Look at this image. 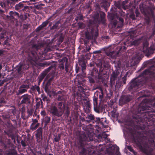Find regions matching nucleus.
Returning a JSON list of instances; mask_svg holds the SVG:
<instances>
[{
    "instance_id": "nucleus-1",
    "label": "nucleus",
    "mask_w": 155,
    "mask_h": 155,
    "mask_svg": "<svg viewBox=\"0 0 155 155\" xmlns=\"http://www.w3.org/2000/svg\"><path fill=\"white\" fill-rule=\"evenodd\" d=\"M137 113L133 115L132 121L134 125L138 124L144 127H152L153 129L149 130L150 138L144 147L141 146V140L137 132L135 130H130V136L133 142L140 147L143 152L149 155L155 150V121L153 120L155 112V100L149 97L144 99L139 104Z\"/></svg>"
},
{
    "instance_id": "nucleus-2",
    "label": "nucleus",
    "mask_w": 155,
    "mask_h": 155,
    "mask_svg": "<svg viewBox=\"0 0 155 155\" xmlns=\"http://www.w3.org/2000/svg\"><path fill=\"white\" fill-rule=\"evenodd\" d=\"M147 85L152 88L155 87V66H153L132 79L129 83V89L130 91H137L140 88Z\"/></svg>"
},
{
    "instance_id": "nucleus-3",
    "label": "nucleus",
    "mask_w": 155,
    "mask_h": 155,
    "mask_svg": "<svg viewBox=\"0 0 155 155\" xmlns=\"http://www.w3.org/2000/svg\"><path fill=\"white\" fill-rule=\"evenodd\" d=\"M87 120H86L88 123L92 122L93 124H95L93 125L95 127H98V128H104L106 127L107 123L106 122V118H101L95 117L94 115L90 114L87 115L85 117Z\"/></svg>"
},
{
    "instance_id": "nucleus-4",
    "label": "nucleus",
    "mask_w": 155,
    "mask_h": 155,
    "mask_svg": "<svg viewBox=\"0 0 155 155\" xmlns=\"http://www.w3.org/2000/svg\"><path fill=\"white\" fill-rule=\"evenodd\" d=\"M94 22L89 20L85 34L86 38L88 40H95L98 35V30L97 28L94 29Z\"/></svg>"
},
{
    "instance_id": "nucleus-5",
    "label": "nucleus",
    "mask_w": 155,
    "mask_h": 155,
    "mask_svg": "<svg viewBox=\"0 0 155 155\" xmlns=\"http://www.w3.org/2000/svg\"><path fill=\"white\" fill-rule=\"evenodd\" d=\"M30 47L28 51V59L31 64H33V62L36 63L38 59L36 51L40 47V46L37 44H31Z\"/></svg>"
},
{
    "instance_id": "nucleus-6",
    "label": "nucleus",
    "mask_w": 155,
    "mask_h": 155,
    "mask_svg": "<svg viewBox=\"0 0 155 155\" xmlns=\"http://www.w3.org/2000/svg\"><path fill=\"white\" fill-rule=\"evenodd\" d=\"M155 8L154 6H152L148 7L146 9L147 15L145 20L147 25H149L151 21L155 22V15L154 12Z\"/></svg>"
},
{
    "instance_id": "nucleus-7",
    "label": "nucleus",
    "mask_w": 155,
    "mask_h": 155,
    "mask_svg": "<svg viewBox=\"0 0 155 155\" xmlns=\"http://www.w3.org/2000/svg\"><path fill=\"white\" fill-rule=\"evenodd\" d=\"M117 8L115 7H112L110 9V13H108L107 17L108 19L111 21V23L114 27L117 26V21L115 19L119 13L116 11Z\"/></svg>"
},
{
    "instance_id": "nucleus-8",
    "label": "nucleus",
    "mask_w": 155,
    "mask_h": 155,
    "mask_svg": "<svg viewBox=\"0 0 155 155\" xmlns=\"http://www.w3.org/2000/svg\"><path fill=\"white\" fill-rule=\"evenodd\" d=\"M8 143L4 144V148L6 150L5 155H17V153L13 149L10 139H8Z\"/></svg>"
},
{
    "instance_id": "nucleus-9",
    "label": "nucleus",
    "mask_w": 155,
    "mask_h": 155,
    "mask_svg": "<svg viewBox=\"0 0 155 155\" xmlns=\"http://www.w3.org/2000/svg\"><path fill=\"white\" fill-rule=\"evenodd\" d=\"M15 3L14 0H0V5L5 9L6 12L8 9H11L13 7Z\"/></svg>"
},
{
    "instance_id": "nucleus-10",
    "label": "nucleus",
    "mask_w": 155,
    "mask_h": 155,
    "mask_svg": "<svg viewBox=\"0 0 155 155\" xmlns=\"http://www.w3.org/2000/svg\"><path fill=\"white\" fill-rule=\"evenodd\" d=\"M49 112L52 116L57 117H61L64 113L63 110H58L57 107L54 105H52L50 106Z\"/></svg>"
},
{
    "instance_id": "nucleus-11",
    "label": "nucleus",
    "mask_w": 155,
    "mask_h": 155,
    "mask_svg": "<svg viewBox=\"0 0 155 155\" xmlns=\"http://www.w3.org/2000/svg\"><path fill=\"white\" fill-rule=\"evenodd\" d=\"M108 147V148H106L105 154L102 155H113L114 153L119 151V148L116 145H113L110 144Z\"/></svg>"
},
{
    "instance_id": "nucleus-12",
    "label": "nucleus",
    "mask_w": 155,
    "mask_h": 155,
    "mask_svg": "<svg viewBox=\"0 0 155 155\" xmlns=\"http://www.w3.org/2000/svg\"><path fill=\"white\" fill-rule=\"evenodd\" d=\"M100 18L99 17V13L98 12H94L93 15V18L95 20L101 23L104 24L105 23V14L104 12H100Z\"/></svg>"
},
{
    "instance_id": "nucleus-13",
    "label": "nucleus",
    "mask_w": 155,
    "mask_h": 155,
    "mask_svg": "<svg viewBox=\"0 0 155 155\" xmlns=\"http://www.w3.org/2000/svg\"><path fill=\"white\" fill-rule=\"evenodd\" d=\"M114 5L115 6L113 7H115L117 8L116 11L119 13L120 15L121 16H124L125 12L122 11V8L126 10L127 9V7L123 5H121L120 1L115 2L114 3Z\"/></svg>"
},
{
    "instance_id": "nucleus-14",
    "label": "nucleus",
    "mask_w": 155,
    "mask_h": 155,
    "mask_svg": "<svg viewBox=\"0 0 155 155\" xmlns=\"http://www.w3.org/2000/svg\"><path fill=\"white\" fill-rule=\"evenodd\" d=\"M96 65L97 66V71L98 72L99 71L98 78L100 81L103 83L105 80L104 76V74L103 72L104 69V67L101 62H99Z\"/></svg>"
},
{
    "instance_id": "nucleus-15",
    "label": "nucleus",
    "mask_w": 155,
    "mask_h": 155,
    "mask_svg": "<svg viewBox=\"0 0 155 155\" xmlns=\"http://www.w3.org/2000/svg\"><path fill=\"white\" fill-rule=\"evenodd\" d=\"M93 101L94 111L98 113H101L104 109L102 105L98 104L97 98L95 96L93 97Z\"/></svg>"
},
{
    "instance_id": "nucleus-16",
    "label": "nucleus",
    "mask_w": 155,
    "mask_h": 155,
    "mask_svg": "<svg viewBox=\"0 0 155 155\" xmlns=\"http://www.w3.org/2000/svg\"><path fill=\"white\" fill-rule=\"evenodd\" d=\"M132 99V97L129 95H123L121 96L119 100L120 105L122 106L130 101Z\"/></svg>"
},
{
    "instance_id": "nucleus-17",
    "label": "nucleus",
    "mask_w": 155,
    "mask_h": 155,
    "mask_svg": "<svg viewBox=\"0 0 155 155\" xmlns=\"http://www.w3.org/2000/svg\"><path fill=\"white\" fill-rule=\"evenodd\" d=\"M31 98V96L27 94L21 96L20 98V99H22L20 102V104H25L29 105L31 103L30 99Z\"/></svg>"
},
{
    "instance_id": "nucleus-18",
    "label": "nucleus",
    "mask_w": 155,
    "mask_h": 155,
    "mask_svg": "<svg viewBox=\"0 0 155 155\" xmlns=\"http://www.w3.org/2000/svg\"><path fill=\"white\" fill-rule=\"evenodd\" d=\"M25 2L24 1H23L16 4L15 6V10L18 11L19 12H21L22 11L24 12L28 9L29 7L24 5V3Z\"/></svg>"
},
{
    "instance_id": "nucleus-19",
    "label": "nucleus",
    "mask_w": 155,
    "mask_h": 155,
    "mask_svg": "<svg viewBox=\"0 0 155 155\" xmlns=\"http://www.w3.org/2000/svg\"><path fill=\"white\" fill-rule=\"evenodd\" d=\"M8 14L9 15L6 16V18L10 20H15L17 18L20 17L19 14L15 11H10Z\"/></svg>"
},
{
    "instance_id": "nucleus-20",
    "label": "nucleus",
    "mask_w": 155,
    "mask_h": 155,
    "mask_svg": "<svg viewBox=\"0 0 155 155\" xmlns=\"http://www.w3.org/2000/svg\"><path fill=\"white\" fill-rule=\"evenodd\" d=\"M5 134L8 136L9 137H10L14 141V143H15V136L13 133V130L11 128H8L4 131Z\"/></svg>"
},
{
    "instance_id": "nucleus-21",
    "label": "nucleus",
    "mask_w": 155,
    "mask_h": 155,
    "mask_svg": "<svg viewBox=\"0 0 155 155\" xmlns=\"http://www.w3.org/2000/svg\"><path fill=\"white\" fill-rule=\"evenodd\" d=\"M54 66L51 65L50 66L45 69L43 71L41 74L39 75L38 78L39 79V81H41L44 78L47 74L51 70L52 68H54Z\"/></svg>"
},
{
    "instance_id": "nucleus-22",
    "label": "nucleus",
    "mask_w": 155,
    "mask_h": 155,
    "mask_svg": "<svg viewBox=\"0 0 155 155\" xmlns=\"http://www.w3.org/2000/svg\"><path fill=\"white\" fill-rule=\"evenodd\" d=\"M8 37L7 33L5 31H0V41L2 42V41H4V44L6 45L8 43ZM1 43L0 42V45Z\"/></svg>"
},
{
    "instance_id": "nucleus-23",
    "label": "nucleus",
    "mask_w": 155,
    "mask_h": 155,
    "mask_svg": "<svg viewBox=\"0 0 155 155\" xmlns=\"http://www.w3.org/2000/svg\"><path fill=\"white\" fill-rule=\"evenodd\" d=\"M43 129L42 127H39L36 130L35 136L37 141L40 142L42 139Z\"/></svg>"
},
{
    "instance_id": "nucleus-24",
    "label": "nucleus",
    "mask_w": 155,
    "mask_h": 155,
    "mask_svg": "<svg viewBox=\"0 0 155 155\" xmlns=\"http://www.w3.org/2000/svg\"><path fill=\"white\" fill-rule=\"evenodd\" d=\"M119 74L118 70L117 69L113 71L110 79V81L111 84H114L115 81L117 80L118 75Z\"/></svg>"
},
{
    "instance_id": "nucleus-25",
    "label": "nucleus",
    "mask_w": 155,
    "mask_h": 155,
    "mask_svg": "<svg viewBox=\"0 0 155 155\" xmlns=\"http://www.w3.org/2000/svg\"><path fill=\"white\" fill-rule=\"evenodd\" d=\"M61 61L62 62L64 61L65 62V70L66 72L72 73L71 72V67L70 66L69 64L68 63V59L67 58L64 57L61 59Z\"/></svg>"
},
{
    "instance_id": "nucleus-26",
    "label": "nucleus",
    "mask_w": 155,
    "mask_h": 155,
    "mask_svg": "<svg viewBox=\"0 0 155 155\" xmlns=\"http://www.w3.org/2000/svg\"><path fill=\"white\" fill-rule=\"evenodd\" d=\"M32 123L30 126V128L32 130L34 131L38 127L40 124L38 123V121L36 119H32Z\"/></svg>"
},
{
    "instance_id": "nucleus-27",
    "label": "nucleus",
    "mask_w": 155,
    "mask_h": 155,
    "mask_svg": "<svg viewBox=\"0 0 155 155\" xmlns=\"http://www.w3.org/2000/svg\"><path fill=\"white\" fill-rule=\"evenodd\" d=\"M61 26V24L59 21H58L51 28V30H54L56 31L59 29Z\"/></svg>"
},
{
    "instance_id": "nucleus-28",
    "label": "nucleus",
    "mask_w": 155,
    "mask_h": 155,
    "mask_svg": "<svg viewBox=\"0 0 155 155\" xmlns=\"http://www.w3.org/2000/svg\"><path fill=\"white\" fill-rule=\"evenodd\" d=\"M49 22V19L46 20L41 25H39L36 29L37 31H38L41 30L44 28L46 27Z\"/></svg>"
},
{
    "instance_id": "nucleus-29",
    "label": "nucleus",
    "mask_w": 155,
    "mask_h": 155,
    "mask_svg": "<svg viewBox=\"0 0 155 155\" xmlns=\"http://www.w3.org/2000/svg\"><path fill=\"white\" fill-rule=\"evenodd\" d=\"M54 72L53 71L51 72H50L49 74L47 75V77L49 78L47 81V82L51 84L52 82L53 81L54 78Z\"/></svg>"
},
{
    "instance_id": "nucleus-30",
    "label": "nucleus",
    "mask_w": 155,
    "mask_h": 155,
    "mask_svg": "<svg viewBox=\"0 0 155 155\" xmlns=\"http://www.w3.org/2000/svg\"><path fill=\"white\" fill-rule=\"evenodd\" d=\"M126 49V47L124 46L120 45L117 47V49L118 50L116 53V54L118 55L120 53H122L125 51Z\"/></svg>"
},
{
    "instance_id": "nucleus-31",
    "label": "nucleus",
    "mask_w": 155,
    "mask_h": 155,
    "mask_svg": "<svg viewBox=\"0 0 155 155\" xmlns=\"http://www.w3.org/2000/svg\"><path fill=\"white\" fill-rule=\"evenodd\" d=\"M35 101L36 102V106L37 108H38L40 107H41V108L43 107V102L41 98L37 97L36 98Z\"/></svg>"
},
{
    "instance_id": "nucleus-32",
    "label": "nucleus",
    "mask_w": 155,
    "mask_h": 155,
    "mask_svg": "<svg viewBox=\"0 0 155 155\" xmlns=\"http://www.w3.org/2000/svg\"><path fill=\"white\" fill-rule=\"evenodd\" d=\"M124 16H122V17H117V19L118 20V21H117V28H120L123 27L124 24V20L122 17Z\"/></svg>"
},
{
    "instance_id": "nucleus-33",
    "label": "nucleus",
    "mask_w": 155,
    "mask_h": 155,
    "mask_svg": "<svg viewBox=\"0 0 155 155\" xmlns=\"http://www.w3.org/2000/svg\"><path fill=\"white\" fill-rule=\"evenodd\" d=\"M127 74H126L122 78L121 81H120L121 82L119 83V81H117L116 84L117 85V86H120L122 85V83H123L124 84H125L126 83V81H127Z\"/></svg>"
},
{
    "instance_id": "nucleus-34",
    "label": "nucleus",
    "mask_w": 155,
    "mask_h": 155,
    "mask_svg": "<svg viewBox=\"0 0 155 155\" xmlns=\"http://www.w3.org/2000/svg\"><path fill=\"white\" fill-rule=\"evenodd\" d=\"M150 48H148L147 46L144 45L143 48V51L144 53H147L149 55L151 54Z\"/></svg>"
},
{
    "instance_id": "nucleus-35",
    "label": "nucleus",
    "mask_w": 155,
    "mask_h": 155,
    "mask_svg": "<svg viewBox=\"0 0 155 155\" xmlns=\"http://www.w3.org/2000/svg\"><path fill=\"white\" fill-rule=\"evenodd\" d=\"M51 120V117H50L46 116L43 119V122L44 123L45 126H46L50 123Z\"/></svg>"
},
{
    "instance_id": "nucleus-36",
    "label": "nucleus",
    "mask_w": 155,
    "mask_h": 155,
    "mask_svg": "<svg viewBox=\"0 0 155 155\" xmlns=\"http://www.w3.org/2000/svg\"><path fill=\"white\" fill-rule=\"evenodd\" d=\"M58 108L60 110H63L65 108V106L64 103L62 102H60L58 104Z\"/></svg>"
},
{
    "instance_id": "nucleus-37",
    "label": "nucleus",
    "mask_w": 155,
    "mask_h": 155,
    "mask_svg": "<svg viewBox=\"0 0 155 155\" xmlns=\"http://www.w3.org/2000/svg\"><path fill=\"white\" fill-rule=\"evenodd\" d=\"M51 84L48 82H47L46 84L44 87L45 91L46 92H49L50 91L51 88Z\"/></svg>"
},
{
    "instance_id": "nucleus-38",
    "label": "nucleus",
    "mask_w": 155,
    "mask_h": 155,
    "mask_svg": "<svg viewBox=\"0 0 155 155\" xmlns=\"http://www.w3.org/2000/svg\"><path fill=\"white\" fill-rule=\"evenodd\" d=\"M147 91L146 90H143L141 91L139 93H143V94L142 95L140 96L139 97H138V99L139 100L140 98L142 97H149L150 96V94H145V92H146Z\"/></svg>"
},
{
    "instance_id": "nucleus-39",
    "label": "nucleus",
    "mask_w": 155,
    "mask_h": 155,
    "mask_svg": "<svg viewBox=\"0 0 155 155\" xmlns=\"http://www.w3.org/2000/svg\"><path fill=\"white\" fill-rule=\"evenodd\" d=\"M22 70L23 66L22 65H19L16 69L18 73L20 74H22L23 73Z\"/></svg>"
},
{
    "instance_id": "nucleus-40",
    "label": "nucleus",
    "mask_w": 155,
    "mask_h": 155,
    "mask_svg": "<svg viewBox=\"0 0 155 155\" xmlns=\"http://www.w3.org/2000/svg\"><path fill=\"white\" fill-rule=\"evenodd\" d=\"M64 111V116H65V118H68V117L70 113L68 107H66V108L65 109Z\"/></svg>"
},
{
    "instance_id": "nucleus-41",
    "label": "nucleus",
    "mask_w": 155,
    "mask_h": 155,
    "mask_svg": "<svg viewBox=\"0 0 155 155\" xmlns=\"http://www.w3.org/2000/svg\"><path fill=\"white\" fill-rule=\"evenodd\" d=\"M64 94H60L59 95H58L57 97V100L58 101H63L64 100Z\"/></svg>"
},
{
    "instance_id": "nucleus-42",
    "label": "nucleus",
    "mask_w": 155,
    "mask_h": 155,
    "mask_svg": "<svg viewBox=\"0 0 155 155\" xmlns=\"http://www.w3.org/2000/svg\"><path fill=\"white\" fill-rule=\"evenodd\" d=\"M93 76H89L88 77V79L89 82L92 84L95 83V81L94 78L93 77Z\"/></svg>"
},
{
    "instance_id": "nucleus-43",
    "label": "nucleus",
    "mask_w": 155,
    "mask_h": 155,
    "mask_svg": "<svg viewBox=\"0 0 155 155\" xmlns=\"http://www.w3.org/2000/svg\"><path fill=\"white\" fill-rule=\"evenodd\" d=\"M18 92L19 94H21L23 93L26 92L27 91V89H25L24 88H21L20 86L19 87L18 90Z\"/></svg>"
},
{
    "instance_id": "nucleus-44",
    "label": "nucleus",
    "mask_w": 155,
    "mask_h": 155,
    "mask_svg": "<svg viewBox=\"0 0 155 155\" xmlns=\"http://www.w3.org/2000/svg\"><path fill=\"white\" fill-rule=\"evenodd\" d=\"M60 62H61V63L59 65V68L62 71L63 70H64V63H65V62H64V61L63 62L62 61L61 59V60Z\"/></svg>"
},
{
    "instance_id": "nucleus-45",
    "label": "nucleus",
    "mask_w": 155,
    "mask_h": 155,
    "mask_svg": "<svg viewBox=\"0 0 155 155\" xmlns=\"http://www.w3.org/2000/svg\"><path fill=\"white\" fill-rule=\"evenodd\" d=\"M150 48V51L151 54H153L154 52V51H155V45H151Z\"/></svg>"
},
{
    "instance_id": "nucleus-46",
    "label": "nucleus",
    "mask_w": 155,
    "mask_h": 155,
    "mask_svg": "<svg viewBox=\"0 0 155 155\" xmlns=\"http://www.w3.org/2000/svg\"><path fill=\"white\" fill-rule=\"evenodd\" d=\"M61 135L59 134L58 136H55L54 138V141L56 142H58L60 140L61 138Z\"/></svg>"
},
{
    "instance_id": "nucleus-47",
    "label": "nucleus",
    "mask_w": 155,
    "mask_h": 155,
    "mask_svg": "<svg viewBox=\"0 0 155 155\" xmlns=\"http://www.w3.org/2000/svg\"><path fill=\"white\" fill-rule=\"evenodd\" d=\"M21 88H24L27 89L30 88L28 84H22L20 86Z\"/></svg>"
},
{
    "instance_id": "nucleus-48",
    "label": "nucleus",
    "mask_w": 155,
    "mask_h": 155,
    "mask_svg": "<svg viewBox=\"0 0 155 155\" xmlns=\"http://www.w3.org/2000/svg\"><path fill=\"white\" fill-rule=\"evenodd\" d=\"M79 28L81 29H83L85 27L84 24L82 22H79L78 23Z\"/></svg>"
},
{
    "instance_id": "nucleus-49",
    "label": "nucleus",
    "mask_w": 155,
    "mask_h": 155,
    "mask_svg": "<svg viewBox=\"0 0 155 155\" xmlns=\"http://www.w3.org/2000/svg\"><path fill=\"white\" fill-rule=\"evenodd\" d=\"M21 143L22 146L23 147H25L27 146H28L26 143L25 139L21 140Z\"/></svg>"
},
{
    "instance_id": "nucleus-50",
    "label": "nucleus",
    "mask_w": 155,
    "mask_h": 155,
    "mask_svg": "<svg viewBox=\"0 0 155 155\" xmlns=\"http://www.w3.org/2000/svg\"><path fill=\"white\" fill-rule=\"evenodd\" d=\"M139 44V40H136L134 41H133L132 43V44L133 45H134L135 46L138 45Z\"/></svg>"
},
{
    "instance_id": "nucleus-51",
    "label": "nucleus",
    "mask_w": 155,
    "mask_h": 155,
    "mask_svg": "<svg viewBox=\"0 0 155 155\" xmlns=\"http://www.w3.org/2000/svg\"><path fill=\"white\" fill-rule=\"evenodd\" d=\"M85 106L88 108H90L91 105V104L89 101H87L85 103Z\"/></svg>"
},
{
    "instance_id": "nucleus-52",
    "label": "nucleus",
    "mask_w": 155,
    "mask_h": 155,
    "mask_svg": "<svg viewBox=\"0 0 155 155\" xmlns=\"http://www.w3.org/2000/svg\"><path fill=\"white\" fill-rule=\"evenodd\" d=\"M25 140L27 145L29 146L31 144V140L29 137L25 139Z\"/></svg>"
},
{
    "instance_id": "nucleus-53",
    "label": "nucleus",
    "mask_w": 155,
    "mask_h": 155,
    "mask_svg": "<svg viewBox=\"0 0 155 155\" xmlns=\"http://www.w3.org/2000/svg\"><path fill=\"white\" fill-rule=\"evenodd\" d=\"M99 98L100 99V101H101L103 97V92L102 91H101V92L99 93Z\"/></svg>"
},
{
    "instance_id": "nucleus-54",
    "label": "nucleus",
    "mask_w": 155,
    "mask_h": 155,
    "mask_svg": "<svg viewBox=\"0 0 155 155\" xmlns=\"http://www.w3.org/2000/svg\"><path fill=\"white\" fill-rule=\"evenodd\" d=\"M119 114L118 113H115L114 114H111L112 117L114 118H118L119 116Z\"/></svg>"
},
{
    "instance_id": "nucleus-55",
    "label": "nucleus",
    "mask_w": 155,
    "mask_h": 155,
    "mask_svg": "<svg viewBox=\"0 0 155 155\" xmlns=\"http://www.w3.org/2000/svg\"><path fill=\"white\" fill-rule=\"evenodd\" d=\"M83 19V16L82 15H80L78 16H77L75 18V20L76 21L78 20H82Z\"/></svg>"
},
{
    "instance_id": "nucleus-56",
    "label": "nucleus",
    "mask_w": 155,
    "mask_h": 155,
    "mask_svg": "<svg viewBox=\"0 0 155 155\" xmlns=\"http://www.w3.org/2000/svg\"><path fill=\"white\" fill-rule=\"evenodd\" d=\"M81 69L83 71L86 69V65L84 63H83L81 66Z\"/></svg>"
},
{
    "instance_id": "nucleus-57",
    "label": "nucleus",
    "mask_w": 155,
    "mask_h": 155,
    "mask_svg": "<svg viewBox=\"0 0 155 155\" xmlns=\"http://www.w3.org/2000/svg\"><path fill=\"white\" fill-rule=\"evenodd\" d=\"M45 67H47L51 64V62L50 61H44Z\"/></svg>"
},
{
    "instance_id": "nucleus-58",
    "label": "nucleus",
    "mask_w": 155,
    "mask_h": 155,
    "mask_svg": "<svg viewBox=\"0 0 155 155\" xmlns=\"http://www.w3.org/2000/svg\"><path fill=\"white\" fill-rule=\"evenodd\" d=\"M43 100L44 101H46L47 102L50 101V100L48 97L45 96L42 98Z\"/></svg>"
},
{
    "instance_id": "nucleus-59",
    "label": "nucleus",
    "mask_w": 155,
    "mask_h": 155,
    "mask_svg": "<svg viewBox=\"0 0 155 155\" xmlns=\"http://www.w3.org/2000/svg\"><path fill=\"white\" fill-rule=\"evenodd\" d=\"M121 65V62L120 61H118V63L115 64V67L120 68Z\"/></svg>"
},
{
    "instance_id": "nucleus-60",
    "label": "nucleus",
    "mask_w": 155,
    "mask_h": 155,
    "mask_svg": "<svg viewBox=\"0 0 155 155\" xmlns=\"http://www.w3.org/2000/svg\"><path fill=\"white\" fill-rule=\"evenodd\" d=\"M79 91L81 92H84V89L83 87L81 86L78 87Z\"/></svg>"
},
{
    "instance_id": "nucleus-61",
    "label": "nucleus",
    "mask_w": 155,
    "mask_h": 155,
    "mask_svg": "<svg viewBox=\"0 0 155 155\" xmlns=\"http://www.w3.org/2000/svg\"><path fill=\"white\" fill-rule=\"evenodd\" d=\"M86 151V149L84 148H83L79 153L80 154H84Z\"/></svg>"
},
{
    "instance_id": "nucleus-62",
    "label": "nucleus",
    "mask_w": 155,
    "mask_h": 155,
    "mask_svg": "<svg viewBox=\"0 0 155 155\" xmlns=\"http://www.w3.org/2000/svg\"><path fill=\"white\" fill-rule=\"evenodd\" d=\"M129 16L130 18H131L133 20L135 18V15L133 14H130Z\"/></svg>"
},
{
    "instance_id": "nucleus-63",
    "label": "nucleus",
    "mask_w": 155,
    "mask_h": 155,
    "mask_svg": "<svg viewBox=\"0 0 155 155\" xmlns=\"http://www.w3.org/2000/svg\"><path fill=\"white\" fill-rule=\"evenodd\" d=\"M127 147L128 149L130 151L132 152L134 150L132 148V147L130 146H127Z\"/></svg>"
},
{
    "instance_id": "nucleus-64",
    "label": "nucleus",
    "mask_w": 155,
    "mask_h": 155,
    "mask_svg": "<svg viewBox=\"0 0 155 155\" xmlns=\"http://www.w3.org/2000/svg\"><path fill=\"white\" fill-rule=\"evenodd\" d=\"M21 114V118H22L23 120H26V116H25V115L24 114L23 112H22Z\"/></svg>"
}]
</instances>
